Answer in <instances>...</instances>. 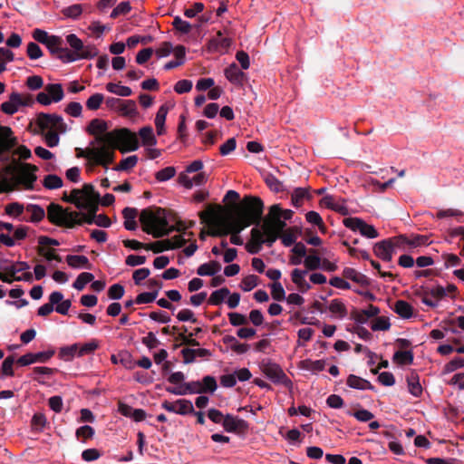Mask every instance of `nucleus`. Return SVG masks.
<instances>
[{"mask_svg":"<svg viewBox=\"0 0 464 464\" xmlns=\"http://www.w3.org/2000/svg\"><path fill=\"white\" fill-rule=\"evenodd\" d=\"M58 304V292H53L50 295V303L44 304L38 309V314L41 316H45L51 314L53 310L58 312V306L54 307L55 304Z\"/></svg>","mask_w":464,"mask_h":464,"instance_id":"4c0bfd02","label":"nucleus"},{"mask_svg":"<svg viewBox=\"0 0 464 464\" xmlns=\"http://www.w3.org/2000/svg\"><path fill=\"white\" fill-rule=\"evenodd\" d=\"M138 162V157L136 155L129 156L123 159L117 166L113 168L116 171H128L133 169Z\"/></svg>","mask_w":464,"mask_h":464,"instance_id":"09e8293b","label":"nucleus"},{"mask_svg":"<svg viewBox=\"0 0 464 464\" xmlns=\"http://www.w3.org/2000/svg\"><path fill=\"white\" fill-rule=\"evenodd\" d=\"M227 432L245 433L248 430V423L231 414H227L222 424Z\"/></svg>","mask_w":464,"mask_h":464,"instance_id":"6ab92c4d","label":"nucleus"},{"mask_svg":"<svg viewBox=\"0 0 464 464\" xmlns=\"http://www.w3.org/2000/svg\"><path fill=\"white\" fill-rule=\"evenodd\" d=\"M24 211V208L22 204L14 202L6 205L5 212L12 217H19Z\"/></svg>","mask_w":464,"mask_h":464,"instance_id":"338daca9","label":"nucleus"},{"mask_svg":"<svg viewBox=\"0 0 464 464\" xmlns=\"http://www.w3.org/2000/svg\"><path fill=\"white\" fill-rule=\"evenodd\" d=\"M373 252L379 258L386 262L392 261L394 253L388 239L376 243Z\"/></svg>","mask_w":464,"mask_h":464,"instance_id":"a878e982","label":"nucleus"},{"mask_svg":"<svg viewBox=\"0 0 464 464\" xmlns=\"http://www.w3.org/2000/svg\"><path fill=\"white\" fill-rule=\"evenodd\" d=\"M280 215L279 206L273 205L270 208L268 218L264 221L262 228L269 245H272L277 239L285 227V223L280 219Z\"/></svg>","mask_w":464,"mask_h":464,"instance_id":"6e6552de","label":"nucleus"},{"mask_svg":"<svg viewBox=\"0 0 464 464\" xmlns=\"http://www.w3.org/2000/svg\"><path fill=\"white\" fill-rule=\"evenodd\" d=\"M258 285V277L255 275H249L245 276L240 284V287L243 291H251Z\"/></svg>","mask_w":464,"mask_h":464,"instance_id":"13d9d810","label":"nucleus"},{"mask_svg":"<svg viewBox=\"0 0 464 464\" xmlns=\"http://www.w3.org/2000/svg\"><path fill=\"white\" fill-rule=\"evenodd\" d=\"M94 435V430L92 427L89 425H84L77 429L76 437L78 440L85 442L87 440H90Z\"/></svg>","mask_w":464,"mask_h":464,"instance_id":"bf43d9fd","label":"nucleus"},{"mask_svg":"<svg viewBox=\"0 0 464 464\" xmlns=\"http://www.w3.org/2000/svg\"><path fill=\"white\" fill-rule=\"evenodd\" d=\"M271 295L276 301H283L285 299V292L280 282H274L271 285Z\"/></svg>","mask_w":464,"mask_h":464,"instance_id":"680f3d73","label":"nucleus"},{"mask_svg":"<svg viewBox=\"0 0 464 464\" xmlns=\"http://www.w3.org/2000/svg\"><path fill=\"white\" fill-rule=\"evenodd\" d=\"M66 42L71 49L60 48V60L63 63H72L78 60L92 59L99 54V50L94 44H84L74 34L66 36Z\"/></svg>","mask_w":464,"mask_h":464,"instance_id":"39448f33","label":"nucleus"},{"mask_svg":"<svg viewBox=\"0 0 464 464\" xmlns=\"http://www.w3.org/2000/svg\"><path fill=\"white\" fill-rule=\"evenodd\" d=\"M76 156L86 159L90 165H100L105 169L111 164V151L104 146L101 147L93 142H91L86 149H76Z\"/></svg>","mask_w":464,"mask_h":464,"instance_id":"0eeeda50","label":"nucleus"},{"mask_svg":"<svg viewBox=\"0 0 464 464\" xmlns=\"http://www.w3.org/2000/svg\"><path fill=\"white\" fill-rule=\"evenodd\" d=\"M36 168L30 165L22 166L13 176L12 179L8 178L11 187L7 191L14 189L16 187H22L24 189H32L34 183L36 180L35 176ZM6 192V190L5 191Z\"/></svg>","mask_w":464,"mask_h":464,"instance_id":"1a4fd4ad","label":"nucleus"},{"mask_svg":"<svg viewBox=\"0 0 464 464\" xmlns=\"http://www.w3.org/2000/svg\"><path fill=\"white\" fill-rule=\"evenodd\" d=\"M118 111L121 115L130 118L138 114L136 102L132 100H122Z\"/></svg>","mask_w":464,"mask_h":464,"instance_id":"c9c22d12","label":"nucleus"},{"mask_svg":"<svg viewBox=\"0 0 464 464\" xmlns=\"http://www.w3.org/2000/svg\"><path fill=\"white\" fill-rule=\"evenodd\" d=\"M428 245H430V241L427 236L417 234L407 236V246L410 248H416Z\"/></svg>","mask_w":464,"mask_h":464,"instance_id":"58836bf2","label":"nucleus"},{"mask_svg":"<svg viewBox=\"0 0 464 464\" xmlns=\"http://www.w3.org/2000/svg\"><path fill=\"white\" fill-rule=\"evenodd\" d=\"M139 135L141 139L142 144L145 146H153L157 143V140L153 134L151 127L147 126L140 130Z\"/></svg>","mask_w":464,"mask_h":464,"instance_id":"a19ab883","label":"nucleus"},{"mask_svg":"<svg viewBox=\"0 0 464 464\" xmlns=\"http://www.w3.org/2000/svg\"><path fill=\"white\" fill-rule=\"evenodd\" d=\"M227 316L229 319V323L233 326H240L247 324V318L242 314L229 313Z\"/></svg>","mask_w":464,"mask_h":464,"instance_id":"774afa93","label":"nucleus"},{"mask_svg":"<svg viewBox=\"0 0 464 464\" xmlns=\"http://www.w3.org/2000/svg\"><path fill=\"white\" fill-rule=\"evenodd\" d=\"M106 90L111 93L123 97H128L132 93L131 89L130 87L120 85L113 82H108L106 84Z\"/></svg>","mask_w":464,"mask_h":464,"instance_id":"de8ad7c7","label":"nucleus"},{"mask_svg":"<svg viewBox=\"0 0 464 464\" xmlns=\"http://www.w3.org/2000/svg\"><path fill=\"white\" fill-rule=\"evenodd\" d=\"M32 35L36 42L44 44L53 54H58V36L49 35L41 29L34 30Z\"/></svg>","mask_w":464,"mask_h":464,"instance_id":"a211bd4d","label":"nucleus"},{"mask_svg":"<svg viewBox=\"0 0 464 464\" xmlns=\"http://www.w3.org/2000/svg\"><path fill=\"white\" fill-rule=\"evenodd\" d=\"M394 311L397 313L401 317L404 319H409L413 314V308L412 306L404 300H398L394 304Z\"/></svg>","mask_w":464,"mask_h":464,"instance_id":"f704fd0d","label":"nucleus"},{"mask_svg":"<svg viewBox=\"0 0 464 464\" xmlns=\"http://www.w3.org/2000/svg\"><path fill=\"white\" fill-rule=\"evenodd\" d=\"M63 199L74 203L78 208L88 211L86 214L80 213L82 223L92 224L95 222L100 195L95 192L94 187L92 184H84L81 189H72L69 197L64 193Z\"/></svg>","mask_w":464,"mask_h":464,"instance_id":"7ed1b4c3","label":"nucleus"},{"mask_svg":"<svg viewBox=\"0 0 464 464\" xmlns=\"http://www.w3.org/2000/svg\"><path fill=\"white\" fill-rule=\"evenodd\" d=\"M308 197H309V192H308L307 188H297L294 190V192L292 194V198H291L292 204L295 207L299 208L303 205L304 199Z\"/></svg>","mask_w":464,"mask_h":464,"instance_id":"8fccbe9b","label":"nucleus"},{"mask_svg":"<svg viewBox=\"0 0 464 464\" xmlns=\"http://www.w3.org/2000/svg\"><path fill=\"white\" fill-rule=\"evenodd\" d=\"M208 181V175L205 172H199L193 178H189L187 174L181 173L179 176V183L186 188H191L193 186H201Z\"/></svg>","mask_w":464,"mask_h":464,"instance_id":"4be33fe9","label":"nucleus"},{"mask_svg":"<svg viewBox=\"0 0 464 464\" xmlns=\"http://www.w3.org/2000/svg\"><path fill=\"white\" fill-rule=\"evenodd\" d=\"M306 221L310 224L315 225L319 227V229L323 232L325 231V225L321 218V216L315 211H309L305 215Z\"/></svg>","mask_w":464,"mask_h":464,"instance_id":"6e6d98bb","label":"nucleus"},{"mask_svg":"<svg viewBox=\"0 0 464 464\" xmlns=\"http://www.w3.org/2000/svg\"><path fill=\"white\" fill-rule=\"evenodd\" d=\"M82 11H83L82 5L80 4H75V5H72L68 7L63 8L62 10V14L66 18L77 19L80 17Z\"/></svg>","mask_w":464,"mask_h":464,"instance_id":"3c124183","label":"nucleus"},{"mask_svg":"<svg viewBox=\"0 0 464 464\" xmlns=\"http://www.w3.org/2000/svg\"><path fill=\"white\" fill-rule=\"evenodd\" d=\"M173 249L169 239L159 240L147 244L146 250H151L154 253H161L166 250Z\"/></svg>","mask_w":464,"mask_h":464,"instance_id":"a18cd8bd","label":"nucleus"},{"mask_svg":"<svg viewBox=\"0 0 464 464\" xmlns=\"http://www.w3.org/2000/svg\"><path fill=\"white\" fill-rule=\"evenodd\" d=\"M409 392L415 397H419L422 393V387L420 383V378L416 372L411 371L407 378Z\"/></svg>","mask_w":464,"mask_h":464,"instance_id":"c85d7f7f","label":"nucleus"},{"mask_svg":"<svg viewBox=\"0 0 464 464\" xmlns=\"http://www.w3.org/2000/svg\"><path fill=\"white\" fill-rule=\"evenodd\" d=\"M104 140L108 143L105 148L111 153V163L114 161L115 150L125 153L139 148L137 135L125 128L107 132Z\"/></svg>","mask_w":464,"mask_h":464,"instance_id":"423d86ee","label":"nucleus"},{"mask_svg":"<svg viewBox=\"0 0 464 464\" xmlns=\"http://www.w3.org/2000/svg\"><path fill=\"white\" fill-rule=\"evenodd\" d=\"M11 273L15 281H29L32 278V274L29 271V266L24 262H17L9 264Z\"/></svg>","mask_w":464,"mask_h":464,"instance_id":"412c9836","label":"nucleus"},{"mask_svg":"<svg viewBox=\"0 0 464 464\" xmlns=\"http://www.w3.org/2000/svg\"><path fill=\"white\" fill-rule=\"evenodd\" d=\"M162 408L168 411L175 412L180 415H186L194 412V407L190 401L180 399L176 401H164Z\"/></svg>","mask_w":464,"mask_h":464,"instance_id":"f3484780","label":"nucleus"},{"mask_svg":"<svg viewBox=\"0 0 464 464\" xmlns=\"http://www.w3.org/2000/svg\"><path fill=\"white\" fill-rule=\"evenodd\" d=\"M391 327L389 318L385 316H379L373 319L371 323V329L372 331H387Z\"/></svg>","mask_w":464,"mask_h":464,"instance_id":"603ef678","label":"nucleus"},{"mask_svg":"<svg viewBox=\"0 0 464 464\" xmlns=\"http://www.w3.org/2000/svg\"><path fill=\"white\" fill-rule=\"evenodd\" d=\"M262 372L275 383H281L291 389L292 381L286 376L282 368L270 361L263 362L260 365Z\"/></svg>","mask_w":464,"mask_h":464,"instance_id":"9b49d317","label":"nucleus"},{"mask_svg":"<svg viewBox=\"0 0 464 464\" xmlns=\"http://www.w3.org/2000/svg\"><path fill=\"white\" fill-rule=\"evenodd\" d=\"M103 99L104 97L102 93H95L87 100L86 107L91 111H96L101 107Z\"/></svg>","mask_w":464,"mask_h":464,"instance_id":"69168bd1","label":"nucleus"},{"mask_svg":"<svg viewBox=\"0 0 464 464\" xmlns=\"http://www.w3.org/2000/svg\"><path fill=\"white\" fill-rule=\"evenodd\" d=\"M82 224L79 212H66L60 207V227H73Z\"/></svg>","mask_w":464,"mask_h":464,"instance_id":"bb28decb","label":"nucleus"},{"mask_svg":"<svg viewBox=\"0 0 464 464\" xmlns=\"http://www.w3.org/2000/svg\"><path fill=\"white\" fill-rule=\"evenodd\" d=\"M167 392L176 395H185L187 393H203V388L201 382H190L179 388H167Z\"/></svg>","mask_w":464,"mask_h":464,"instance_id":"393cba45","label":"nucleus"},{"mask_svg":"<svg viewBox=\"0 0 464 464\" xmlns=\"http://www.w3.org/2000/svg\"><path fill=\"white\" fill-rule=\"evenodd\" d=\"M25 212L28 215L29 220L32 222L42 220L45 215L44 208L37 205H28L25 208Z\"/></svg>","mask_w":464,"mask_h":464,"instance_id":"ea45409f","label":"nucleus"},{"mask_svg":"<svg viewBox=\"0 0 464 464\" xmlns=\"http://www.w3.org/2000/svg\"><path fill=\"white\" fill-rule=\"evenodd\" d=\"M39 244V254L44 257L48 261L56 260L57 259V249L58 241L55 239H51L47 237L42 236L38 238Z\"/></svg>","mask_w":464,"mask_h":464,"instance_id":"dca6fc26","label":"nucleus"},{"mask_svg":"<svg viewBox=\"0 0 464 464\" xmlns=\"http://www.w3.org/2000/svg\"><path fill=\"white\" fill-rule=\"evenodd\" d=\"M264 204L261 198L246 196L239 203L227 207L228 214L225 218L238 226L236 231H242L253 224H259L263 214Z\"/></svg>","mask_w":464,"mask_h":464,"instance_id":"f257e3e1","label":"nucleus"},{"mask_svg":"<svg viewBox=\"0 0 464 464\" xmlns=\"http://www.w3.org/2000/svg\"><path fill=\"white\" fill-rule=\"evenodd\" d=\"M343 277L350 279L362 286H367L370 284L369 278L353 268L347 267L343 271Z\"/></svg>","mask_w":464,"mask_h":464,"instance_id":"c756f323","label":"nucleus"},{"mask_svg":"<svg viewBox=\"0 0 464 464\" xmlns=\"http://www.w3.org/2000/svg\"><path fill=\"white\" fill-rule=\"evenodd\" d=\"M379 314L380 309L377 306L373 304H369V306L366 309L353 311L351 316L355 322L359 324H365L367 323L369 318L375 317Z\"/></svg>","mask_w":464,"mask_h":464,"instance_id":"aec40b11","label":"nucleus"},{"mask_svg":"<svg viewBox=\"0 0 464 464\" xmlns=\"http://www.w3.org/2000/svg\"><path fill=\"white\" fill-rule=\"evenodd\" d=\"M36 100L43 105H49L52 102H58V83L48 85L44 92L37 94Z\"/></svg>","mask_w":464,"mask_h":464,"instance_id":"5701e85b","label":"nucleus"},{"mask_svg":"<svg viewBox=\"0 0 464 464\" xmlns=\"http://www.w3.org/2000/svg\"><path fill=\"white\" fill-rule=\"evenodd\" d=\"M140 221L142 230L156 238L168 236L173 231V227H169L165 210L160 208L156 210L143 209L140 215Z\"/></svg>","mask_w":464,"mask_h":464,"instance_id":"20e7f679","label":"nucleus"},{"mask_svg":"<svg viewBox=\"0 0 464 464\" xmlns=\"http://www.w3.org/2000/svg\"><path fill=\"white\" fill-rule=\"evenodd\" d=\"M221 269V266L217 261H210L208 263L202 264L198 266L197 273L198 275L204 276H213L218 273Z\"/></svg>","mask_w":464,"mask_h":464,"instance_id":"e433bc0d","label":"nucleus"},{"mask_svg":"<svg viewBox=\"0 0 464 464\" xmlns=\"http://www.w3.org/2000/svg\"><path fill=\"white\" fill-rule=\"evenodd\" d=\"M172 25L177 31L182 34H188L192 29V25L188 22L182 20L179 16L174 18Z\"/></svg>","mask_w":464,"mask_h":464,"instance_id":"e2e57ef3","label":"nucleus"},{"mask_svg":"<svg viewBox=\"0 0 464 464\" xmlns=\"http://www.w3.org/2000/svg\"><path fill=\"white\" fill-rule=\"evenodd\" d=\"M94 276L92 273L83 272L78 276L73 283V287L77 290H82L85 285L93 280Z\"/></svg>","mask_w":464,"mask_h":464,"instance_id":"864d4df0","label":"nucleus"},{"mask_svg":"<svg viewBox=\"0 0 464 464\" xmlns=\"http://www.w3.org/2000/svg\"><path fill=\"white\" fill-rule=\"evenodd\" d=\"M57 123V115H43L39 118V125L43 131L45 132V142L50 147H53L58 144V132L56 130Z\"/></svg>","mask_w":464,"mask_h":464,"instance_id":"f8f14e48","label":"nucleus"},{"mask_svg":"<svg viewBox=\"0 0 464 464\" xmlns=\"http://www.w3.org/2000/svg\"><path fill=\"white\" fill-rule=\"evenodd\" d=\"M209 48L214 51L226 50L231 44V40L223 37L221 31L217 33V35L209 41Z\"/></svg>","mask_w":464,"mask_h":464,"instance_id":"2f4dec72","label":"nucleus"},{"mask_svg":"<svg viewBox=\"0 0 464 464\" xmlns=\"http://www.w3.org/2000/svg\"><path fill=\"white\" fill-rule=\"evenodd\" d=\"M302 364H303V368H304L308 371L314 372L323 371L325 366V362L323 360H316V361L304 360L302 362Z\"/></svg>","mask_w":464,"mask_h":464,"instance_id":"4d7b16f0","label":"nucleus"},{"mask_svg":"<svg viewBox=\"0 0 464 464\" xmlns=\"http://www.w3.org/2000/svg\"><path fill=\"white\" fill-rule=\"evenodd\" d=\"M168 111L169 107L166 105H161L158 110V112L155 117V126L158 135H162L165 132L164 124Z\"/></svg>","mask_w":464,"mask_h":464,"instance_id":"72a5a7b5","label":"nucleus"},{"mask_svg":"<svg viewBox=\"0 0 464 464\" xmlns=\"http://www.w3.org/2000/svg\"><path fill=\"white\" fill-rule=\"evenodd\" d=\"M107 129L108 126L105 121L101 119H93L89 123L87 131L89 134L95 137L94 140L92 141L94 144L101 147H107L108 143L104 140Z\"/></svg>","mask_w":464,"mask_h":464,"instance_id":"2eb2a0df","label":"nucleus"},{"mask_svg":"<svg viewBox=\"0 0 464 464\" xmlns=\"http://www.w3.org/2000/svg\"><path fill=\"white\" fill-rule=\"evenodd\" d=\"M321 206L332 209L343 216L349 215V209L343 201H337L333 196H325L320 200Z\"/></svg>","mask_w":464,"mask_h":464,"instance_id":"b1692460","label":"nucleus"},{"mask_svg":"<svg viewBox=\"0 0 464 464\" xmlns=\"http://www.w3.org/2000/svg\"><path fill=\"white\" fill-rule=\"evenodd\" d=\"M99 347V342L97 340H92L86 343H77L78 357H82L88 354H92Z\"/></svg>","mask_w":464,"mask_h":464,"instance_id":"37998d69","label":"nucleus"},{"mask_svg":"<svg viewBox=\"0 0 464 464\" xmlns=\"http://www.w3.org/2000/svg\"><path fill=\"white\" fill-rule=\"evenodd\" d=\"M66 261L72 267H83L89 263L88 258L84 256H68Z\"/></svg>","mask_w":464,"mask_h":464,"instance_id":"0e129e2a","label":"nucleus"},{"mask_svg":"<svg viewBox=\"0 0 464 464\" xmlns=\"http://www.w3.org/2000/svg\"><path fill=\"white\" fill-rule=\"evenodd\" d=\"M244 75V72L241 70H239L236 63H232L225 69V76L232 83H241Z\"/></svg>","mask_w":464,"mask_h":464,"instance_id":"7c9ffc66","label":"nucleus"},{"mask_svg":"<svg viewBox=\"0 0 464 464\" xmlns=\"http://www.w3.org/2000/svg\"><path fill=\"white\" fill-rule=\"evenodd\" d=\"M343 224L353 231H360L362 236L365 237L376 238L379 237V233L373 226L367 224L359 218H346L343 220Z\"/></svg>","mask_w":464,"mask_h":464,"instance_id":"4468645a","label":"nucleus"},{"mask_svg":"<svg viewBox=\"0 0 464 464\" xmlns=\"http://www.w3.org/2000/svg\"><path fill=\"white\" fill-rule=\"evenodd\" d=\"M77 349V343L60 348V358L66 361H71L74 358V356H78Z\"/></svg>","mask_w":464,"mask_h":464,"instance_id":"5fc2aeb1","label":"nucleus"},{"mask_svg":"<svg viewBox=\"0 0 464 464\" xmlns=\"http://www.w3.org/2000/svg\"><path fill=\"white\" fill-rule=\"evenodd\" d=\"M7 130L3 136H0V156L3 152L9 150L14 146V138L12 136V130L9 127L0 126ZM11 183L8 177L0 171V193L9 189Z\"/></svg>","mask_w":464,"mask_h":464,"instance_id":"ddd939ff","label":"nucleus"},{"mask_svg":"<svg viewBox=\"0 0 464 464\" xmlns=\"http://www.w3.org/2000/svg\"><path fill=\"white\" fill-rule=\"evenodd\" d=\"M393 362L401 364H411L413 362V353L411 351H397L393 355Z\"/></svg>","mask_w":464,"mask_h":464,"instance_id":"49530a36","label":"nucleus"},{"mask_svg":"<svg viewBox=\"0 0 464 464\" xmlns=\"http://www.w3.org/2000/svg\"><path fill=\"white\" fill-rule=\"evenodd\" d=\"M220 206H217L216 208V207L208 205L205 211L199 213V217L202 222H205L215 227L209 230L208 234L212 237H223L230 234L231 244L241 246L243 244V239L238 235L241 231H236V228L238 225L230 222L227 218H223L220 217Z\"/></svg>","mask_w":464,"mask_h":464,"instance_id":"f03ea898","label":"nucleus"},{"mask_svg":"<svg viewBox=\"0 0 464 464\" xmlns=\"http://www.w3.org/2000/svg\"><path fill=\"white\" fill-rule=\"evenodd\" d=\"M347 385L353 389L357 390H372L373 389L372 385L370 382L365 379H362L354 374H350L347 378L346 382Z\"/></svg>","mask_w":464,"mask_h":464,"instance_id":"473e14b6","label":"nucleus"},{"mask_svg":"<svg viewBox=\"0 0 464 464\" xmlns=\"http://www.w3.org/2000/svg\"><path fill=\"white\" fill-rule=\"evenodd\" d=\"M33 103L34 100L30 95L12 92L9 95L8 101L1 104L0 110L5 114L13 115L16 113L21 107L31 106Z\"/></svg>","mask_w":464,"mask_h":464,"instance_id":"9d476101","label":"nucleus"},{"mask_svg":"<svg viewBox=\"0 0 464 464\" xmlns=\"http://www.w3.org/2000/svg\"><path fill=\"white\" fill-rule=\"evenodd\" d=\"M328 309L333 314L337 315L339 318H343L347 315L346 306L339 299L332 300Z\"/></svg>","mask_w":464,"mask_h":464,"instance_id":"79ce46f5","label":"nucleus"},{"mask_svg":"<svg viewBox=\"0 0 464 464\" xmlns=\"http://www.w3.org/2000/svg\"><path fill=\"white\" fill-rule=\"evenodd\" d=\"M176 174L174 167H166L155 174V178L158 181L163 182L172 179Z\"/></svg>","mask_w":464,"mask_h":464,"instance_id":"052dcab7","label":"nucleus"},{"mask_svg":"<svg viewBox=\"0 0 464 464\" xmlns=\"http://www.w3.org/2000/svg\"><path fill=\"white\" fill-rule=\"evenodd\" d=\"M229 295V289L227 287L220 288L214 291L209 298L208 303L212 305H219L223 303L226 297Z\"/></svg>","mask_w":464,"mask_h":464,"instance_id":"c03bdc74","label":"nucleus"},{"mask_svg":"<svg viewBox=\"0 0 464 464\" xmlns=\"http://www.w3.org/2000/svg\"><path fill=\"white\" fill-rule=\"evenodd\" d=\"M306 275V271L300 270V269H294L291 273V278L293 283L297 286L299 291L304 293L308 291L311 286L304 279V276Z\"/></svg>","mask_w":464,"mask_h":464,"instance_id":"cd10ccee","label":"nucleus"}]
</instances>
